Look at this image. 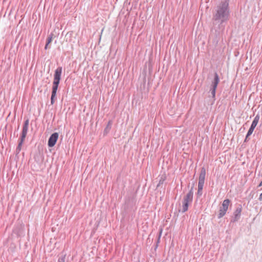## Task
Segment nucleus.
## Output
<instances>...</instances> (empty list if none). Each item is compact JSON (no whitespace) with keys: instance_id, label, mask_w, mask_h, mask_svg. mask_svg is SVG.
Masks as SVG:
<instances>
[{"instance_id":"obj_1","label":"nucleus","mask_w":262,"mask_h":262,"mask_svg":"<svg viewBox=\"0 0 262 262\" xmlns=\"http://www.w3.org/2000/svg\"><path fill=\"white\" fill-rule=\"evenodd\" d=\"M230 16L229 0L222 1L216 7L213 14V20L220 25L228 20Z\"/></svg>"},{"instance_id":"obj_2","label":"nucleus","mask_w":262,"mask_h":262,"mask_svg":"<svg viewBox=\"0 0 262 262\" xmlns=\"http://www.w3.org/2000/svg\"><path fill=\"white\" fill-rule=\"evenodd\" d=\"M62 68L61 67H58L55 71L54 75V80L52 89V95L51 97V103L53 104L54 103V98L56 96V92L61 79V75L62 73Z\"/></svg>"},{"instance_id":"obj_3","label":"nucleus","mask_w":262,"mask_h":262,"mask_svg":"<svg viewBox=\"0 0 262 262\" xmlns=\"http://www.w3.org/2000/svg\"><path fill=\"white\" fill-rule=\"evenodd\" d=\"M193 187L192 186L189 191L184 196L183 200L182 201V212H185L188 210V206L189 204H191L193 200Z\"/></svg>"},{"instance_id":"obj_4","label":"nucleus","mask_w":262,"mask_h":262,"mask_svg":"<svg viewBox=\"0 0 262 262\" xmlns=\"http://www.w3.org/2000/svg\"><path fill=\"white\" fill-rule=\"evenodd\" d=\"M220 82V78L219 76L216 72L214 73V79L212 82V84L211 85V87L210 89V92L211 94L212 98H213L214 100H215V93H216V89L217 88V86Z\"/></svg>"},{"instance_id":"obj_5","label":"nucleus","mask_w":262,"mask_h":262,"mask_svg":"<svg viewBox=\"0 0 262 262\" xmlns=\"http://www.w3.org/2000/svg\"><path fill=\"white\" fill-rule=\"evenodd\" d=\"M230 203V201L229 199H225L224 200L222 205V207H221L219 210V213L218 214L219 219L225 215L226 211L228 210Z\"/></svg>"},{"instance_id":"obj_6","label":"nucleus","mask_w":262,"mask_h":262,"mask_svg":"<svg viewBox=\"0 0 262 262\" xmlns=\"http://www.w3.org/2000/svg\"><path fill=\"white\" fill-rule=\"evenodd\" d=\"M242 211V206L241 204H238L236 208V210L234 212L233 215L234 216L232 219L231 221L233 222H237L240 218L241 212Z\"/></svg>"},{"instance_id":"obj_7","label":"nucleus","mask_w":262,"mask_h":262,"mask_svg":"<svg viewBox=\"0 0 262 262\" xmlns=\"http://www.w3.org/2000/svg\"><path fill=\"white\" fill-rule=\"evenodd\" d=\"M58 138V134L57 133H54L52 134L48 140V145L49 147H53Z\"/></svg>"},{"instance_id":"obj_8","label":"nucleus","mask_w":262,"mask_h":262,"mask_svg":"<svg viewBox=\"0 0 262 262\" xmlns=\"http://www.w3.org/2000/svg\"><path fill=\"white\" fill-rule=\"evenodd\" d=\"M259 119V115L257 114L255 117L254 120L252 121V124L251 125V126L248 131V136H250L252 134L254 128L258 123Z\"/></svg>"},{"instance_id":"obj_9","label":"nucleus","mask_w":262,"mask_h":262,"mask_svg":"<svg viewBox=\"0 0 262 262\" xmlns=\"http://www.w3.org/2000/svg\"><path fill=\"white\" fill-rule=\"evenodd\" d=\"M29 124V119H27L25 120L23 126L21 134L20 136L21 137L26 138L28 130Z\"/></svg>"},{"instance_id":"obj_10","label":"nucleus","mask_w":262,"mask_h":262,"mask_svg":"<svg viewBox=\"0 0 262 262\" xmlns=\"http://www.w3.org/2000/svg\"><path fill=\"white\" fill-rule=\"evenodd\" d=\"M206 176V170L204 167H202L201 170V172L199 176V182L203 183L205 182V179Z\"/></svg>"},{"instance_id":"obj_11","label":"nucleus","mask_w":262,"mask_h":262,"mask_svg":"<svg viewBox=\"0 0 262 262\" xmlns=\"http://www.w3.org/2000/svg\"><path fill=\"white\" fill-rule=\"evenodd\" d=\"M53 34L52 33H51L48 37L47 39V42L45 47V49L47 50L48 48V45L49 43H50L52 41Z\"/></svg>"},{"instance_id":"obj_12","label":"nucleus","mask_w":262,"mask_h":262,"mask_svg":"<svg viewBox=\"0 0 262 262\" xmlns=\"http://www.w3.org/2000/svg\"><path fill=\"white\" fill-rule=\"evenodd\" d=\"M112 122L111 121H109L106 126L105 127L104 130V133L106 134L108 133V132L110 130L112 126Z\"/></svg>"},{"instance_id":"obj_13","label":"nucleus","mask_w":262,"mask_h":262,"mask_svg":"<svg viewBox=\"0 0 262 262\" xmlns=\"http://www.w3.org/2000/svg\"><path fill=\"white\" fill-rule=\"evenodd\" d=\"M25 139V138H23V137H20V138L19 139V142H18V144L17 146L21 147Z\"/></svg>"},{"instance_id":"obj_14","label":"nucleus","mask_w":262,"mask_h":262,"mask_svg":"<svg viewBox=\"0 0 262 262\" xmlns=\"http://www.w3.org/2000/svg\"><path fill=\"white\" fill-rule=\"evenodd\" d=\"M204 183H198V190H202L203 188Z\"/></svg>"},{"instance_id":"obj_15","label":"nucleus","mask_w":262,"mask_h":262,"mask_svg":"<svg viewBox=\"0 0 262 262\" xmlns=\"http://www.w3.org/2000/svg\"><path fill=\"white\" fill-rule=\"evenodd\" d=\"M66 255H63L58 258V262H65Z\"/></svg>"},{"instance_id":"obj_16","label":"nucleus","mask_w":262,"mask_h":262,"mask_svg":"<svg viewBox=\"0 0 262 262\" xmlns=\"http://www.w3.org/2000/svg\"><path fill=\"white\" fill-rule=\"evenodd\" d=\"M21 147L17 146L16 148V153L17 154H18L21 150Z\"/></svg>"},{"instance_id":"obj_17","label":"nucleus","mask_w":262,"mask_h":262,"mask_svg":"<svg viewBox=\"0 0 262 262\" xmlns=\"http://www.w3.org/2000/svg\"><path fill=\"white\" fill-rule=\"evenodd\" d=\"M202 190H198L197 195L198 196H201L202 195Z\"/></svg>"},{"instance_id":"obj_18","label":"nucleus","mask_w":262,"mask_h":262,"mask_svg":"<svg viewBox=\"0 0 262 262\" xmlns=\"http://www.w3.org/2000/svg\"><path fill=\"white\" fill-rule=\"evenodd\" d=\"M249 136H248V133L247 134V135L246 136V138L245 139V142H246L247 140H248V138Z\"/></svg>"},{"instance_id":"obj_19","label":"nucleus","mask_w":262,"mask_h":262,"mask_svg":"<svg viewBox=\"0 0 262 262\" xmlns=\"http://www.w3.org/2000/svg\"><path fill=\"white\" fill-rule=\"evenodd\" d=\"M163 181H164V180H162V179H161V180H160V181H159V184H158V186H159L160 184L163 183Z\"/></svg>"},{"instance_id":"obj_20","label":"nucleus","mask_w":262,"mask_h":262,"mask_svg":"<svg viewBox=\"0 0 262 262\" xmlns=\"http://www.w3.org/2000/svg\"><path fill=\"white\" fill-rule=\"evenodd\" d=\"M259 201H261L262 200V193L259 195Z\"/></svg>"},{"instance_id":"obj_21","label":"nucleus","mask_w":262,"mask_h":262,"mask_svg":"<svg viewBox=\"0 0 262 262\" xmlns=\"http://www.w3.org/2000/svg\"><path fill=\"white\" fill-rule=\"evenodd\" d=\"M261 186H262V181L260 182V183L258 185V187H260Z\"/></svg>"},{"instance_id":"obj_22","label":"nucleus","mask_w":262,"mask_h":262,"mask_svg":"<svg viewBox=\"0 0 262 262\" xmlns=\"http://www.w3.org/2000/svg\"><path fill=\"white\" fill-rule=\"evenodd\" d=\"M19 125H18V127H17V130L19 129Z\"/></svg>"},{"instance_id":"obj_23","label":"nucleus","mask_w":262,"mask_h":262,"mask_svg":"<svg viewBox=\"0 0 262 262\" xmlns=\"http://www.w3.org/2000/svg\"><path fill=\"white\" fill-rule=\"evenodd\" d=\"M138 262H139V261H138Z\"/></svg>"}]
</instances>
